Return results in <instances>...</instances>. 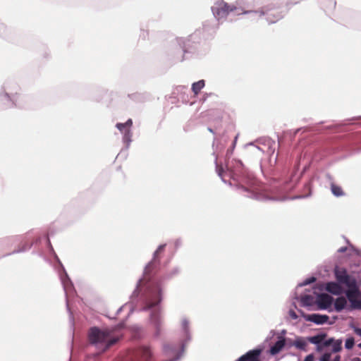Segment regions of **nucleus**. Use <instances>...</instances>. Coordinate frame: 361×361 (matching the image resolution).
I'll list each match as a JSON object with an SVG mask.
<instances>
[{
    "instance_id": "1",
    "label": "nucleus",
    "mask_w": 361,
    "mask_h": 361,
    "mask_svg": "<svg viewBox=\"0 0 361 361\" xmlns=\"http://www.w3.org/2000/svg\"><path fill=\"white\" fill-rule=\"evenodd\" d=\"M238 134L227 149L225 156V173L230 177L227 183L233 186L242 195L258 201L277 200L278 198L269 196L264 192V187L257 178L252 171L245 166L243 161L237 158L231 159L235 147Z\"/></svg>"
},
{
    "instance_id": "2",
    "label": "nucleus",
    "mask_w": 361,
    "mask_h": 361,
    "mask_svg": "<svg viewBox=\"0 0 361 361\" xmlns=\"http://www.w3.org/2000/svg\"><path fill=\"white\" fill-rule=\"evenodd\" d=\"M166 243L159 245L153 252L152 259L145 266L142 276L137 280L136 286L133 291V298L137 296L138 289L142 283L146 285L147 296L144 297L147 306L145 310L151 309V319L157 326L159 324L158 313L160 310V303L162 302L161 288L156 280V275L158 274L161 259L159 255L163 252L166 248Z\"/></svg>"
},
{
    "instance_id": "3",
    "label": "nucleus",
    "mask_w": 361,
    "mask_h": 361,
    "mask_svg": "<svg viewBox=\"0 0 361 361\" xmlns=\"http://www.w3.org/2000/svg\"><path fill=\"white\" fill-rule=\"evenodd\" d=\"M42 241L44 242L47 249L48 250V252L54 257L56 262L55 269L58 273L59 277L60 279L66 295V306L67 312L69 315L71 338H75V334L78 336H80V334L76 331L75 327V319L73 313L69 305V298L73 297L75 295H76V291L73 283L72 282L63 264H62L60 259L56 254L54 247L51 244L49 235H46L44 236L39 237L31 244L25 243L21 247L14 250L10 253L4 255V257L26 252L29 250L32 246H34V250L32 251V254L37 255L39 257L46 259L44 252L43 249L40 247V245L42 244Z\"/></svg>"
},
{
    "instance_id": "4",
    "label": "nucleus",
    "mask_w": 361,
    "mask_h": 361,
    "mask_svg": "<svg viewBox=\"0 0 361 361\" xmlns=\"http://www.w3.org/2000/svg\"><path fill=\"white\" fill-rule=\"evenodd\" d=\"M334 281L324 282L320 286V290H326L328 293L341 296L344 295L353 307H356L357 298L360 295L361 279L357 280L355 276L348 273L345 267L338 264L333 270Z\"/></svg>"
},
{
    "instance_id": "5",
    "label": "nucleus",
    "mask_w": 361,
    "mask_h": 361,
    "mask_svg": "<svg viewBox=\"0 0 361 361\" xmlns=\"http://www.w3.org/2000/svg\"><path fill=\"white\" fill-rule=\"evenodd\" d=\"M146 291H147L146 285H145L144 283H142L139 287L137 296L135 297V298H133V293H132L131 295L130 296V301L128 302L125 303L121 307H120L117 310V311L116 312V315L119 314L123 311V308H125L126 307H129V308H130V310H129V312H128V314L127 317H129V315L130 314H132L135 310L138 311V312L149 311V323L152 325V326L154 328V337L157 338V337L160 336L161 334V326H162L161 303H160V310L158 313V319H159V322L158 325L157 326L152 322V319H151V313H152V310L151 309L145 310V307L147 305V302H145V301L144 300V297L145 296V295H147Z\"/></svg>"
},
{
    "instance_id": "6",
    "label": "nucleus",
    "mask_w": 361,
    "mask_h": 361,
    "mask_svg": "<svg viewBox=\"0 0 361 361\" xmlns=\"http://www.w3.org/2000/svg\"><path fill=\"white\" fill-rule=\"evenodd\" d=\"M197 39V34L194 33L188 39L177 37L172 42L176 61L182 62L192 55H198V43L195 41Z\"/></svg>"
},
{
    "instance_id": "7",
    "label": "nucleus",
    "mask_w": 361,
    "mask_h": 361,
    "mask_svg": "<svg viewBox=\"0 0 361 361\" xmlns=\"http://www.w3.org/2000/svg\"><path fill=\"white\" fill-rule=\"evenodd\" d=\"M125 326L126 320H122L112 328L93 326L88 329L87 338H122L118 336H114V334L122 330Z\"/></svg>"
},
{
    "instance_id": "8",
    "label": "nucleus",
    "mask_w": 361,
    "mask_h": 361,
    "mask_svg": "<svg viewBox=\"0 0 361 361\" xmlns=\"http://www.w3.org/2000/svg\"><path fill=\"white\" fill-rule=\"evenodd\" d=\"M322 283H316L313 288V294L316 299V305L317 309L319 310H326L329 312H332L331 305L334 302L333 295H329L326 290H320V286Z\"/></svg>"
},
{
    "instance_id": "9",
    "label": "nucleus",
    "mask_w": 361,
    "mask_h": 361,
    "mask_svg": "<svg viewBox=\"0 0 361 361\" xmlns=\"http://www.w3.org/2000/svg\"><path fill=\"white\" fill-rule=\"evenodd\" d=\"M292 305L294 306L295 309H297L300 316L305 321L312 322L317 325L333 324L338 319V317L337 315L329 317L327 314L320 313L307 314L302 310L298 309L295 302H292Z\"/></svg>"
},
{
    "instance_id": "10",
    "label": "nucleus",
    "mask_w": 361,
    "mask_h": 361,
    "mask_svg": "<svg viewBox=\"0 0 361 361\" xmlns=\"http://www.w3.org/2000/svg\"><path fill=\"white\" fill-rule=\"evenodd\" d=\"M228 137L226 136V133H224L222 135H221L220 138H217L216 137H214L213 142H212V149H213V153L212 154L215 157L214 164H215V168L216 171L218 174V176L221 178L222 182L224 183H227V180L224 178L225 171L223 167V166H219L217 161L218 156L216 154L217 152H221L224 147L225 144L227 141Z\"/></svg>"
},
{
    "instance_id": "11",
    "label": "nucleus",
    "mask_w": 361,
    "mask_h": 361,
    "mask_svg": "<svg viewBox=\"0 0 361 361\" xmlns=\"http://www.w3.org/2000/svg\"><path fill=\"white\" fill-rule=\"evenodd\" d=\"M211 10L214 18L216 20H220L222 18H226L233 12H235V15H236L239 8L234 5H229L224 0H218L211 7Z\"/></svg>"
},
{
    "instance_id": "12",
    "label": "nucleus",
    "mask_w": 361,
    "mask_h": 361,
    "mask_svg": "<svg viewBox=\"0 0 361 361\" xmlns=\"http://www.w3.org/2000/svg\"><path fill=\"white\" fill-rule=\"evenodd\" d=\"M185 344L180 340L170 341L164 344V353L166 356L173 357L165 361H178L183 355Z\"/></svg>"
},
{
    "instance_id": "13",
    "label": "nucleus",
    "mask_w": 361,
    "mask_h": 361,
    "mask_svg": "<svg viewBox=\"0 0 361 361\" xmlns=\"http://www.w3.org/2000/svg\"><path fill=\"white\" fill-rule=\"evenodd\" d=\"M250 13L259 16H265V19L269 24L275 23L284 16V12L280 7H275L272 5L262 7V11H252Z\"/></svg>"
},
{
    "instance_id": "14",
    "label": "nucleus",
    "mask_w": 361,
    "mask_h": 361,
    "mask_svg": "<svg viewBox=\"0 0 361 361\" xmlns=\"http://www.w3.org/2000/svg\"><path fill=\"white\" fill-rule=\"evenodd\" d=\"M18 87L15 85L13 88L15 92H13L7 85H4V94L2 95V101L4 102L6 107H18L21 108L22 106L19 102L20 99L21 98L20 95L18 94L17 90Z\"/></svg>"
},
{
    "instance_id": "15",
    "label": "nucleus",
    "mask_w": 361,
    "mask_h": 361,
    "mask_svg": "<svg viewBox=\"0 0 361 361\" xmlns=\"http://www.w3.org/2000/svg\"><path fill=\"white\" fill-rule=\"evenodd\" d=\"M310 290L305 289V292L301 293L300 295L298 294L297 291L295 290L292 295L291 298L293 300L299 301L301 307H307L309 310L311 307L316 304V299L314 294L310 293Z\"/></svg>"
},
{
    "instance_id": "16",
    "label": "nucleus",
    "mask_w": 361,
    "mask_h": 361,
    "mask_svg": "<svg viewBox=\"0 0 361 361\" xmlns=\"http://www.w3.org/2000/svg\"><path fill=\"white\" fill-rule=\"evenodd\" d=\"M152 357V352L147 346L137 348L126 361H148Z\"/></svg>"
},
{
    "instance_id": "17",
    "label": "nucleus",
    "mask_w": 361,
    "mask_h": 361,
    "mask_svg": "<svg viewBox=\"0 0 361 361\" xmlns=\"http://www.w3.org/2000/svg\"><path fill=\"white\" fill-rule=\"evenodd\" d=\"M118 340H90L89 348L95 349L98 353L104 352Z\"/></svg>"
},
{
    "instance_id": "18",
    "label": "nucleus",
    "mask_w": 361,
    "mask_h": 361,
    "mask_svg": "<svg viewBox=\"0 0 361 361\" xmlns=\"http://www.w3.org/2000/svg\"><path fill=\"white\" fill-rule=\"evenodd\" d=\"M347 300V298H340L339 296L336 299L334 298V302L331 305L332 312H341L344 310L348 311L357 310V308L353 307L351 303L348 304Z\"/></svg>"
},
{
    "instance_id": "19",
    "label": "nucleus",
    "mask_w": 361,
    "mask_h": 361,
    "mask_svg": "<svg viewBox=\"0 0 361 361\" xmlns=\"http://www.w3.org/2000/svg\"><path fill=\"white\" fill-rule=\"evenodd\" d=\"M312 343L316 344L318 348L333 345L332 351L337 353L341 349L342 340H309Z\"/></svg>"
},
{
    "instance_id": "20",
    "label": "nucleus",
    "mask_w": 361,
    "mask_h": 361,
    "mask_svg": "<svg viewBox=\"0 0 361 361\" xmlns=\"http://www.w3.org/2000/svg\"><path fill=\"white\" fill-rule=\"evenodd\" d=\"M180 272V269L179 267H175L171 270L165 273L163 276L158 277V274L156 275V280L161 288V297L163 298V282L164 281H169L177 276Z\"/></svg>"
},
{
    "instance_id": "21",
    "label": "nucleus",
    "mask_w": 361,
    "mask_h": 361,
    "mask_svg": "<svg viewBox=\"0 0 361 361\" xmlns=\"http://www.w3.org/2000/svg\"><path fill=\"white\" fill-rule=\"evenodd\" d=\"M309 168H310V165L306 164L303 166L302 171L300 172H299L300 163L298 162L297 164H295V165L294 166V170L292 172L290 177V182L293 185L297 184L300 181V180L301 177L303 176V174H305L306 173V171L309 170Z\"/></svg>"
},
{
    "instance_id": "22",
    "label": "nucleus",
    "mask_w": 361,
    "mask_h": 361,
    "mask_svg": "<svg viewBox=\"0 0 361 361\" xmlns=\"http://www.w3.org/2000/svg\"><path fill=\"white\" fill-rule=\"evenodd\" d=\"M361 121V116L353 117L350 119L343 121L341 123L326 126L324 127V130H334L336 132L341 131L345 126H348L350 123V121ZM357 124L361 126V122H358L357 123Z\"/></svg>"
},
{
    "instance_id": "23",
    "label": "nucleus",
    "mask_w": 361,
    "mask_h": 361,
    "mask_svg": "<svg viewBox=\"0 0 361 361\" xmlns=\"http://www.w3.org/2000/svg\"><path fill=\"white\" fill-rule=\"evenodd\" d=\"M361 142V136L358 135L349 134L347 137L343 139L339 145L338 149H345L350 148L352 145L357 144Z\"/></svg>"
},
{
    "instance_id": "24",
    "label": "nucleus",
    "mask_w": 361,
    "mask_h": 361,
    "mask_svg": "<svg viewBox=\"0 0 361 361\" xmlns=\"http://www.w3.org/2000/svg\"><path fill=\"white\" fill-rule=\"evenodd\" d=\"M261 353V348H255L240 357L237 361H259Z\"/></svg>"
},
{
    "instance_id": "25",
    "label": "nucleus",
    "mask_w": 361,
    "mask_h": 361,
    "mask_svg": "<svg viewBox=\"0 0 361 361\" xmlns=\"http://www.w3.org/2000/svg\"><path fill=\"white\" fill-rule=\"evenodd\" d=\"M314 180V177L310 178L308 181H307L303 187L302 191L303 193L301 195H295L293 199H305L308 198L312 196V183Z\"/></svg>"
},
{
    "instance_id": "26",
    "label": "nucleus",
    "mask_w": 361,
    "mask_h": 361,
    "mask_svg": "<svg viewBox=\"0 0 361 361\" xmlns=\"http://www.w3.org/2000/svg\"><path fill=\"white\" fill-rule=\"evenodd\" d=\"M270 167L269 169V171L267 172H265L264 168L262 166H261V170L263 174L266 176L267 174L272 176L274 179L278 178V172L276 171L279 170V167L277 165L278 164V154L276 155V157L274 159V166L271 164V157H270Z\"/></svg>"
},
{
    "instance_id": "27",
    "label": "nucleus",
    "mask_w": 361,
    "mask_h": 361,
    "mask_svg": "<svg viewBox=\"0 0 361 361\" xmlns=\"http://www.w3.org/2000/svg\"><path fill=\"white\" fill-rule=\"evenodd\" d=\"M180 329H181L182 336L183 337V338H192V334H191L190 328V321L185 317H183L181 319Z\"/></svg>"
},
{
    "instance_id": "28",
    "label": "nucleus",
    "mask_w": 361,
    "mask_h": 361,
    "mask_svg": "<svg viewBox=\"0 0 361 361\" xmlns=\"http://www.w3.org/2000/svg\"><path fill=\"white\" fill-rule=\"evenodd\" d=\"M25 236L24 235H12L8 236L4 238L0 239V243L1 245H13L16 243H22L25 240Z\"/></svg>"
},
{
    "instance_id": "29",
    "label": "nucleus",
    "mask_w": 361,
    "mask_h": 361,
    "mask_svg": "<svg viewBox=\"0 0 361 361\" xmlns=\"http://www.w3.org/2000/svg\"><path fill=\"white\" fill-rule=\"evenodd\" d=\"M244 148L257 157L264 152V150L260 147L256 145L255 142H250L245 144L244 145Z\"/></svg>"
},
{
    "instance_id": "30",
    "label": "nucleus",
    "mask_w": 361,
    "mask_h": 361,
    "mask_svg": "<svg viewBox=\"0 0 361 361\" xmlns=\"http://www.w3.org/2000/svg\"><path fill=\"white\" fill-rule=\"evenodd\" d=\"M319 4L324 12L328 13L334 10L336 1L335 0H320Z\"/></svg>"
},
{
    "instance_id": "31",
    "label": "nucleus",
    "mask_w": 361,
    "mask_h": 361,
    "mask_svg": "<svg viewBox=\"0 0 361 361\" xmlns=\"http://www.w3.org/2000/svg\"><path fill=\"white\" fill-rule=\"evenodd\" d=\"M133 133L130 129H126L123 133L122 140L126 145L125 151H128L130 143L132 142Z\"/></svg>"
},
{
    "instance_id": "32",
    "label": "nucleus",
    "mask_w": 361,
    "mask_h": 361,
    "mask_svg": "<svg viewBox=\"0 0 361 361\" xmlns=\"http://www.w3.org/2000/svg\"><path fill=\"white\" fill-rule=\"evenodd\" d=\"M286 329H282L280 331L272 329L265 338H287L286 337Z\"/></svg>"
},
{
    "instance_id": "33",
    "label": "nucleus",
    "mask_w": 361,
    "mask_h": 361,
    "mask_svg": "<svg viewBox=\"0 0 361 361\" xmlns=\"http://www.w3.org/2000/svg\"><path fill=\"white\" fill-rule=\"evenodd\" d=\"M205 86V80L203 79L194 82L191 85V90L195 95H197Z\"/></svg>"
},
{
    "instance_id": "34",
    "label": "nucleus",
    "mask_w": 361,
    "mask_h": 361,
    "mask_svg": "<svg viewBox=\"0 0 361 361\" xmlns=\"http://www.w3.org/2000/svg\"><path fill=\"white\" fill-rule=\"evenodd\" d=\"M286 340H277L275 344L270 348V353L273 355L279 353L285 346Z\"/></svg>"
},
{
    "instance_id": "35",
    "label": "nucleus",
    "mask_w": 361,
    "mask_h": 361,
    "mask_svg": "<svg viewBox=\"0 0 361 361\" xmlns=\"http://www.w3.org/2000/svg\"><path fill=\"white\" fill-rule=\"evenodd\" d=\"M252 11H262V8L259 10H247V11L244 10L242 8H239V11H238L236 15H238V16L242 15V14L247 15L248 18H250L251 20H257L261 17L259 15H255V14L249 13V12H252Z\"/></svg>"
},
{
    "instance_id": "36",
    "label": "nucleus",
    "mask_w": 361,
    "mask_h": 361,
    "mask_svg": "<svg viewBox=\"0 0 361 361\" xmlns=\"http://www.w3.org/2000/svg\"><path fill=\"white\" fill-rule=\"evenodd\" d=\"M331 192L336 197H343L345 195L342 188L334 183H331Z\"/></svg>"
},
{
    "instance_id": "37",
    "label": "nucleus",
    "mask_w": 361,
    "mask_h": 361,
    "mask_svg": "<svg viewBox=\"0 0 361 361\" xmlns=\"http://www.w3.org/2000/svg\"><path fill=\"white\" fill-rule=\"evenodd\" d=\"M317 279L314 276H311L305 279L302 282L299 283L296 287V291L299 288L314 283L316 281Z\"/></svg>"
},
{
    "instance_id": "38",
    "label": "nucleus",
    "mask_w": 361,
    "mask_h": 361,
    "mask_svg": "<svg viewBox=\"0 0 361 361\" xmlns=\"http://www.w3.org/2000/svg\"><path fill=\"white\" fill-rule=\"evenodd\" d=\"M295 338H334V337H327L325 333H319L312 336H295Z\"/></svg>"
},
{
    "instance_id": "39",
    "label": "nucleus",
    "mask_w": 361,
    "mask_h": 361,
    "mask_svg": "<svg viewBox=\"0 0 361 361\" xmlns=\"http://www.w3.org/2000/svg\"><path fill=\"white\" fill-rule=\"evenodd\" d=\"M10 33V30L0 21V37H8Z\"/></svg>"
},
{
    "instance_id": "40",
    "label": "nucleus",
    "mask_w": 361,
    "mask_h": 361,
    "mask_svg": "<svg viewBox=\"0 0 361 361\" xmlns=\"http://www.w3.org/2000/svg\"><path fill=\"white\" fill-rule=\"evenodd\" d=\"M132 330L135 333V336H133L131 338H140V336L141 335L142 329L139 326L134 325L132 327Z\"/></svg>"
},
{
    "instance_id": "41",
    "label": "nucleus",
    "mask_w": 361,
    "mask_h": 361,
    "mask_svg": "<svg viewBox=\"0 0 361 361\" xmlns=\"http://www.w3.org/2000/svg\"><path fill=\"white\" fill-rule=\"evenodd\" d=\"M223 116L221 115H219L214 120V128L217 130L221 127V121Z\"/></svg>"
},
{
    "instance_id": "42",
    "label": "nucleus",
    "mask_w": 361,
    "mask_h": 361,
    "mask_svg": "<svg viewBox=\"0 0 361 361\" xmlns=\"http://www.w3.org/2000/svg\"><path fill=\"white\" fill-rule=\"evenodd\" d=\"M351 328L353 329L354 333L361 337V327L358 326L356 324L352 323L350 324Z\"/></svg>"
},
{
    "instance_id": "43",
    "label": "nucleus",
    "mask_w": 361,
    "mask_h": 361,
    "mask_svg": "<svg viewBox=\"0 0 361 361\" xmlns=\"http://www.w3.org/2000/svg\"><path fill=\"white\" fill-rule=\"evenodd\" d=\"M116 127L121 133H123L124 130L127 129L123 123H117Z\"/></svg>"
},
{
    "instance_id": "44",
    "label": "nucleus",
    "mask_w": 361,
    "mask_h": 361,
    "mask_svg": "<svg viewBox=\"0 0 361 361\" xmlns=\"http://www.w3.org/2000/svg\"><path fill=\"white\" fill-rule=\"evenodd\" d=\"M312 130L309 127H301L297 128L294 132V135H296L299 132L302 131V133L307 132Z\"/></svg>"
},
{
    "instance_id": "45",
    "label": "nucleus",
    "mask_w": 361,
    "mask_h": 361,
    "mask_svg": "<svg viewBox=\"0 0 361 361\" xmlns=\"http://www.w3.org/2000/svg\"><path fill=\"white\" fill-rule=\"evenodd\" d=\"M355 344V340H345V347L347 349H351Z\"/></svg>"
},
{
    "instance_id": "46",
    "label": "nucleus",
    "mask_w": 361,
    "mask_h": 361,
    "mask_svg": "<svg viewBox=\"0 0 361 361\" xmlns=\"http://www.w3.org/2000/svg\"><path fill=\"white\" fill-rule=\"evenodd\" d=\"M182 246V240L180 238H177L174 241V247H175V252Z\"/></svg>"
},
{
    "instance_id": "47",
    "label": "nucleus",
    "mask_w": 361,
    "mask_h": 361,
    "mask_svg": "<svg viewBox=\"0 0 361 361\" xmlns=\"http://www.w3.org/2000/svg\"><path fill=\"white\" fill-rule=\"evenodd\" d=\"M331 359V353H324L320 361H329Z\"/></svg>"
},
{
    "instance_id": "48",
    "label": "nucleus",
    "mask_w": 361,
    "mask_h": 361,
    "mask_svg": "<svg viewBox=\"0 0 361 361\" xmlns=\"http://www.w3.org/2000/svg\"><path fill=\"white\" fill-rule=\"evenodd\" d=\"M288 314L290 317L294 320L298 318L297 313L293 310H289Z\"/></svg>"
},
{
    "instance_id": "49",
    "label": "nucleus",
    "mask_w": 361,
    "mask_h": 361,
    "mask_svg": "<svg viewBox=\"0 0 361 361\" xmlns=\"http://www.w3.org/2000/svg\"><path fill=\"white\" fill-rule=\"evenodd\" d=\"M127 128V129H130L133 126V120L131 118H128L125 123H123Z\"/></svg>"
},
{
    "instance_id": "50",
    "label": "nucleus",
    "mask_w": 361,
    "mask_h": 361,
    "mask_svg": "<svg viewBox=\"0 0 361 361\" xmlns=\"http://www.w3.org/2000/svg\"><path fill=\"white\" fill-rule=\"evenodd\" d=\"M346 242L348 244L350 245V246L353 249V251L357 255H360V250L357 248H355L350 243V241L348 240H346Z\"/></svg>"
},
{
    "instance_id": "51",
    "label": "nucleus",
    "mask_w": 361,
    "mask_h": 361,
    "mask_svg": "<svg viewBox=\"0 0 361 361\" xmlns=\"http://www.w3.org/2000/svg\"><path fill=\"white\" fill-rule=\"evenodd\" d=\"M148 35V32L147 31H145L144 30L141 29V33H140V37H142V39H145L146 37Z\"/></svg>"
},
{
    "instance_id": "52",
    "label": "nucleus",
    "mask_w": 361,
    "mask_h": 361,
    "mask_svg": "<svg viewBox=\"0 0 361 361\" xmlns=\"http://www.w3.org/2000/svg\"><path fill=\"white\" fill-rule=\"evenodd\" d=\"M204 97V100H205L208 97H215L217 96L214 93L210 92V93H205Z\"/></svg>"
},
{
    "instance_id": "53",
    "label": "nucleus",
    "mask_w": 361,
    "mask_h": 361,
    "mask_svg": "<svg viewBox=\"0 0 361 361\" xmlns=\"http://www.w3.org/2000/svg\"><path fill=\"white\" fill-rule=\"evenodd\" d=\"M304 361H314V356L312 354H310L306 356Z\"/></svg>"
},
{
    "instance_id": "54",
    "label": "nucleus",
    "mask_w": 361,
    "mask_h": 361,
    "mask_svg": "<svg viewBox=\"0 0 361 361\" xmlns=\"http://www.w3.org/2000/svg\"><path fill=\"white\" fill-rule=\"evenodd\" d=\"M347 250H348V248H347V247H346V246H343V247H340V248L337 250V252H338V253H344V252H345L347 251Z\"/></svg>"
},
{
    "instance_id": "55",
    "label": "nucleus",
    "mask_w": 361,
    "mask_h": 361,
    "mask_svg": "<svg viewBox=\"0 0 361 361\" xmlns=\"http://www.w3.org/2000/svg\"><path fill=\"white\" fill-rule=\"evenodd\" d=\"M357 302H358L357 304H356V305H357V307H353L354 308H357V310H361V300H358L357 298Z\"/></svg>"
},
{
    "instance_id": "56",
    "label": "nucleus",
    "mask_w": 361,
    "mask_h": 361,
    "mask_svg": "<svg viewBox=\"0 0 361 361\" xmlns=\"http://www.w3.org/2000/svg\"><path fill=\"white\" fill-rule=\"evenodd\" d=\"M207 130H208L209 132H210L211 133H212L213 135H215V134H216V133H215V131H214V129L213 128L210 127V126H208V127H207Z\"/></svg>"
},
{
    "instance_id": "57",
    "label": "nucleus",
    "mask_w": 361,
    "mask_h": 361,
    "mask_svg": "<svg viewBox=\"0 0 361 361\" xmlns=\"http://www.w3.org/2000/svg\"><path fill=\"white\" fill-rule=\"evenodd\" d=\"M302 340H296L295 343V345L297 346V347H300V345H301V341Z\"/></svg>"
},
{
    "instance_id": "58",
    "label": "nucleus",
    "mask_w": 361,
    "mask_h": 361,
    "mask_svg": "<svg viewBox=\"0 0 361 361\" xmlns=\"http://www.w3.org/2000/svg\"><path fill=\"white\" fill-rule=\"evenodd\" d=\"M333 361H340V356H338V355L336 356Z\"/></svg>"
},
{
    "instance_id": "59",
    "label": "nucleus",
    "mask_w": 361,
    "mask_h": 361,
    "mask_svg": "<svg viewBox=\"0 0 361 361\" xmlns=\"http://www.w3.org/2000/svg\"><path fill=\"white\" fill-rule=\"evenodd\" d=\"M123 152H127V151H125V149H122L120 152V154H117V157H119V155Z\"/></svg>"
},
{
    "instance_id": "60",
    "label": "nucleus",
    "mask_w": 361,
    "mask_h": 361,
    "mask_svg": "<svg viewBox=\"0 0 361 361\" xmlns=\"http://www.w3.org/2000/svg\"><path fill=\"white\" fill-rule=\"evenodd\" d=\"M352 361H361L360 358H354Z\"/></svg>"
},
{
    "instance_id": "61",
    "label": "nucleus",
    "mask_w": 361,
    "mask_h": 361,
    "mask_svg": "<svg viewBox=\"0 0 361 361\" xmlns=\"http://www.w3.org/2000/svg\"><path fill=\"white\" fill-rule=\"evenodd\" d=\"M326 176H327V178H328L329 179H331V175H330V174H327V175H326Z\"/></svg>"
},
{
    "instance_id": "62",
    "label": "nucleus",
    "mask_w": 361,
    "mask_h": 361,
    "mask_svg": "<svg viewBox=\"0 0 361 361\" xmlns=\"http://www.w3.org/2000/svg\"><path fill=\"white\" fill-rule=\"evenodd\" d=\"M346 338L351 339V338H353V336H348Z\"/></svg>"
},
{
    "instance_id": "63",
    "label": "nucleus",
    "mask_w": 361,
    "mask_h": 361,
    "mask_svg": "<svg viewBox=\"0 0 361 361\" xmlns=\"http://www.w3.org/2000/svg\"><path fill=\"white\" fill-rule=\"evenodd\" d=\"M357 346L361 348V343L357 345Z\"/></svg>"
}]
</instances>
